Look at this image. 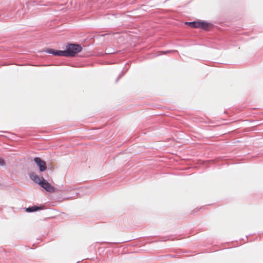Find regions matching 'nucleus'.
Segmentation results:
<instances>
[{"label": "nucleus", "instance_id": "nucleus-1", "mask_svg": "<svg viewBox=\"0 0 263 263\" xmlns=\"http://www.w3.org/2000/svg\"><path fill=\"white\" fill-rule=\"evenodd\" d=\"M82 49V47L78 44H70L66 46V50H55L50 49H48L47 52L54 55L73 57L77 53L80 52Z\"/></svg>", "mask_w": 263, "mask_h": 263}, {"label": "nucleus", "instance_id": "nucleus-6", "mask_svg": "<svg viewBox=\"0 0 263 263\" xmlns=\"http://www.w3.org/2000/svg\"><path fill=\"white\" fill-rule=\"evenodd\" d=\"M5 165V160L0 157V166H4Z\"/></svg>", "mask_w": 263, "mask_h": 263}, {"label": "nucleus", "instance_id": "nucleus-5", "mask_svg": "<svg viewBox=\"0 0 263 263\" xmlns=\"http://www.w3.org/2000/svg\"><path fill=\"white\" fill-rule=\"evenodd\" d=\"M42 208L40 206H33L31 207H29L26 209V211L27 212H33L39 210H41Z\"/></svg>", "mask_w": 263, "mask_h": 263}, {"label": "nucleus", "instance_id": "nucleus-4", "mask_svg": "<svg viewBox=\"0 0 263 263\" xmlns=\"http://www.w3.org/2000/svg\"><path fill=\"white\" fill-rule=\"evenodd\" d=\"M34 161L35 162L36 165L39 167L40 171L41 172H44L46 170L47 166L45 161L42 160L39 157L34 158Z\"/></svg>", "mask_w": 263, "mask_h": 263}, {"label": "nucleus", "instance_id": "nucleus-3", "mask_svg": "<svg viewBox=\"0 0 263 263\" xmlns=\"http://www.w3.org/2000/svg\"><path fill=\"white\" fill-rule=\"evenodd\" d=\"M189 24V25L194 28H201L202 29H204L205 30H208L209 26L210 24L205 22H201V21H197V22H189L186 23Z\"/></svg>", "mask_w": 263, "mask_h": 263}, {"label": "nucleus", "instance_id": "nucleus-2", "mask_svg": "<svg viewBox=\"0 0 263 263\" xmlns=\"http://www.w3.org/2000/svg\"><path fill=\"white\" fill-rule=\"evenodd\" d=\"M29 177L35 183L40 185L47 192L50 193H53L54 192L55 189L52 185H51L43 177H40L35 173L32 172L30 173Z\"/></svg>", "mask_w": 263, "mask_h": 263}]
</instances>
